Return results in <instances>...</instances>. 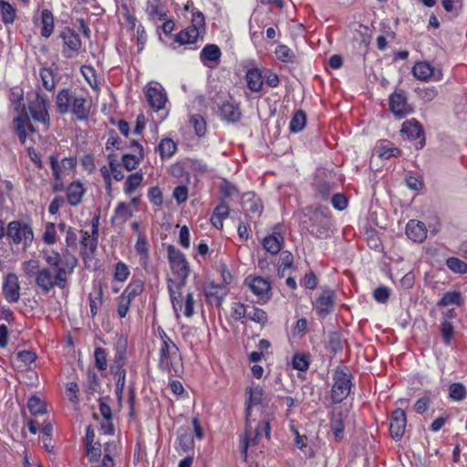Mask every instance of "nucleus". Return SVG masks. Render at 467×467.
<instances>
[{
    "label": "nucleus",
    "mask_w": 467,
    "mask_h": 467,
    "mask_svg": "<svg viewBox=\"0 0 467 467\" xmlns=\"http://www.w3.org/2000/svg\"><path fill=\"white\" fill-rule=\"evenodd\" d=\"M389 289L386 286L377 287L373 292V296L379 303H386L389 298Z\"/></svg>",
    "instance_id": "e2e57ef3"
},
{
    "label": "nucleus",
    "mask_w": 467,
    "mask_h": 467,
    "mask_svg": "<svg viewBox=\"0 0 467 467\" xmlns=\"http://www.w3.org/2000/svg\"><path fill=\"white\" fill-rule=\"evenodd\" d=\"M242 205L246 215L251 218L259 217L263 211L260 199L250 193L244 195Z\"/></svg>",
    "instance_id": "dca6fc26"
},
{
    "label": "nucleus",
    "mask_w": 467,
    "mask_h": 467,
    "mask_svg": "<svg viewBox=\"0 0 467 467\" xmlns=\"http://www.w3.org/2000/svg\"><path fill=\"white\" fill-rule=\"evenodd\" d=\"M406 423L407 420L404 410H402L401 409L395 410L392 412L389 423L390 436L394 440L399 441L402 438V436L404 435Z\"/></svg>",
    "instance_id": "9b49d317"
},
{
    "label": "nucleus",
    "mask_w": 467,
    "mask_h": 467,
    "mask_svg": "<svg viewBox=\"0 0 467 467\" xmlns=\"http://www.w3.org/2000/svg\"><path fill=\"white\" fill-rule=\"evenodd\" d=\"M7 237L15 244H23L25 248L29 247L34 240V232L30 224L21 221H12L6 229Z\"/></svg>",
    "instance_id": "20e7f679"
},
{
    "label": "nucleus",
    "mask_w": 467,
    "mask_h": 467,
    "mask_svg": "<svg viewBox=\"0 0 467 467\" xmlns=\"http://www.w3.org/2000/svg\"><path fill=\"white\" fill-rule=\"evenodd\" d=\"M95 364L99 370H105L107 368V355L106 351L101 348H97L94 353Z\"/></svg>",
    "instance_id": "bf43d9fd"
},
{
    "label": "nucleus",
    "mask_w": 467,
    "mask_h": 467,
    "mask_svg": "<svg viewBox=\"0 0 467 467\" xmlns=\"http://www.w3.org/2000/svg\"><path fill=\"white\" fill-rule=\"evenodd\" d=\"M247 87L252 91H259L263 86V79L261 72L256 69H249L246 73Z\"/></svg>",
    "instance_id": "cd10ccee"
},
{
    "label": "nucleus",
    "mask_w": 467,
    "mask_h": 467,
    "mask_svg": "<svg viewBox=\"0 0 467 467\" xmlns=\"http://www.w3.org/2000/svg\"><path fill=\"white\" fill-rule=\"evenodd\" d=\"M335 293L331 289L323 290L322 294L315 303V309L317 315L325 317L333 311Z\"/></svg>",
    "instance_id": "f8f14e48"
},
{
    "label": "nucleus",
    "mask_w": 467,
    "mask_h": 467,
    "mask_svg": "<svg viewBox=\"0 0 467 467\" xmlns=\"http://www.w3.org/2000/svg\"><path fill=\"white\" fill-rule=\"evenodd\" d=\"M417 94L419 98L423 100L424 103H429L436 98V96L438 95V91L433 87L424 88H419L417 90Z\"/></svg>",
    "instance_id": "4d7b16f0"
},
{
    "label": "nucleus",
    "mask_w": 467,
    "mask_h": 467,
    "mask_svg": "<svg viewBox=\"0 0 467 467\" xmlns=\"http://www.w3.org/2000/svg\"><path fill=\"white\" fill-rule=\"evenodd\" d=\"M200 36V33L194 27H187L184 30H182L175 36V41L180 43L181 45L192 44L195 43Z\"/></svg>",
    "instance_id": "bb28decb"
},
{
    "label": "nucleus",
    "mask_w": 467,
    "mask_h": 467,
    "mask_svg": "<svg viewBox=\"0 0 467 467\" xmlns=\"http://www.w3.org/2000/svg\"><path fill=\"white\" fill-rule=\"evenodd\" d=\"M131 300L124 296L122 294L118 298V315L119 317L123 318L127 316L130 306Z\"/></svg>",
    "instance_id": "680f3d73"
},
{
    "label": "nucleus",
    "mask_w": 467,
    "mask_h": 467,
    "mask_svg": "<svg viewBox=\"0 0 467 467\" xmlns=\"http://www.w3.org/2000/svg\"><path fill=\"white\" fill-rule=\"evenodd\" d=\"M447 267L456 274H466L467 264L457 257H450L446 261Z\"/></svg>",
    "instance_id": "37998d69"
},
{
    "label": "nucleus",
    "mask_w": 467,
    "mask_h": 467,
    "mask_svg": "<svg viewBox=\"0 0 467 467\" xmlns=\"http://www.w3.org/2000/svg\"><path fill=\"white\" fill-rule=\"evenodd\" d=\"M247 311V317L261 326H265L267 323L268 317L265 311L259 307L252 306Z\"/></svg>",
    "instance_id": "a19ab883"
},
{
    "label": "nucleus",
    "mask_w": 467,
    "mask_h": 467,
    "mask_svg": "<svg viewBox=\"0 0 467 467\" xmlns=\"http://www.w3.org/2000/svg\"><path fill=\"white\" fill-rule=\"evenodd\" d=\"M64 43L62 54L67 58L73 57L78 53L81 47V40L78 33L70 27H65L61 32L60 36Z\"/></svg>",
    "instance_id": "423d86ee"
},
{
    "label": "nucleus",
    "mask_w": 467,
    "mask_h": 467,
    "mask_svg": "<svg viewBox=\"0 0 467 467\" xmlns=\"http://www.w3.org/2000/svg\"><path fill=\"white\" fill-rule=\"evenodd\" d=\"M89 109L87 100L83 97H74L72 100V113L78 119H85L88 118Z\"/></svg>",
    "instance_id": "b1692460"
},
{
    "label": "nucleus",
    "mask_w": 467,
    "mask_h": 467,
    "mask_svg": "<svg viewBox=\"0 0 467 467\" xmlns=\"http://www.w3.org/2000/svg\"><path fill=\"white\" fill-rule=\"evenodd\" d=\"M74 97H72L69 89H62L57 96V107L60 114H66L69 111L71 102Z\"/></svg>",
    "instance_id": "393cba45"
},
{
    "label": "nucleus",
    "mask_w": 467,
    "mask_h": 467,
    "mask_svg": "<svg viewBox=\"0 0 467 467\" xmlns=\"http://www.w3.org/2000/svg\"><path fill=\"white\" fill-rule=\"evenodd\" d=\"M248 307L242 303H235L233 307L232 317L234 320L238 321L247 317Z\"/></svg>",
    "instance_id": "0e129e2a"
},
{
    "label": "nucleus",
    "mask_w": 467,
    "mask_h": 467,
    "mask_svg": "<svg viewBox=\"0 0 467 467\" xmlns=\"http://www.w3.org/2000/svg\"><path fill=\"white\" fill-rule=\"evenodd\" d=\"M183 311V314L186 317H192L194 314V299L192 293H187L185 297L184 305L182 304V296L180 297V304L178 306V311L176 315L178 316L179 311Z\"/></svg>",
    "instance_id": "ea45409f"
},
{
    "label": "nucleus",
    "mask_w": 467,
    "mask_h": 467,
    "mask_svg": "<svg viewBox=\"0 0 467 467\" xmlns=\"http://www.w3.org/2000/svg\"><path fill=\"white\" fill-rule=\"evenodd\" d=\"M22 270L26 275L35 277V283L37 285V276L41 271L38 261L34 259L25 261L22 264Z\"/></svg>",
    "instance_id": "c9c22d12"
},
{
    "label": "nucleus",
    "mask_w": 467,
    "mask_h": 467,
    "mask_svg": "<svg viewBox=\"0 0 467 467\" xmlns=\"http://www.w3.org/2000/svg\"><path fill=\"white\" fill-rule=\"evenodd\" d=\"M130 275V270L126 264L119 262L115 265L114 278L119 282H124Z\"/></svg>",
    "instance_id": "603ef678"
},
{
    "label": "nucleus",
    "mask_w": 467,
    "mask_h": 467,
    "mask_svg": "<svg viewBox=\"0 0 467 467\" xmlns=\"http://www.w3.org/2000/svg\"><path fill=\"white\" fill-rule=\"evenodd\" d=\"M43 87L47 90H52L55 87L53 71L50 68H41L39 72Z\"/></svg>",
    "instance_id": "49530a36"
},
{
    "label": "nucleus",
    "mask_w": 467,
    "mask_h": 467,
    "mask_svg": "<svg viewBox=\"0 0 467 467\" xmlns=\"http://www.w3.org/2000/svg\"><path fill=\"white\" fill-rule=\"evenodd\" d=\"M441 332L445 344L450 345L454 332L452 324L448 320H442L441 325Z\"/></svg>",
    "instance_id": "6e6d98bb"
},
{
    "label": "nucleus",
    "mask_w": 467,
    "mask_h": 467,
    "mask_svg": "<svg viewBox=\"0 0 467 467\" xmlns=\"http://www.w3.org/2000/svg\"><path fill=\"white\" fill-rule=\"evenodd\" d=\"M292 364L295 369L305 371L308 368L309 366L308 356L297 353L294 356Z\"/></svg>",
    "instance_id": "3c124183"
},
{
    "label": "nucleus",
    "mask_w": 467,
    "mask_h": 467,
    "mask_svg": "<svg viewBox=\"0 0 467 467\" xmlns=\"http://www.w3.org/2000/svg\"><path fill=\"white\" fill-rule=\"evenodd\" d=\"M136 251L140 254V261L145 263L148 259V244L144 237L139 235V238L135 244Z\"/></svg>",
    "instance_id": "052dcab7"
},
{
    "label": "nucleus",
    "mask_w": 467,
    "mask_h": 467,
    "mask_svg": "<svg viewBox=\"0 0 467 467\" xmlns=\"http://www.w3.org/2000/svg\"><path fill=\"white\" fill-rule=\"evenodd\" d=\"M98 238H99V229H93L91 231V234L88 232L83 233V237L81 240V244L85 248H88L91 253L95 252L98 247Z\"/></svg>",
    "instance_id": "e433bc0d"
},
{
    "label": "nucleus",
    "mask_w": 467,
    "mask_h": 467,
    "mask_svg": "<svg viewBox=\"0 0 467 467\" xmlns=\"http://www.w3.org/2000/svg\"><path fill=\"white\" fill-rule=\"evenodd\" d=\"M333 379L334 384L331 390V398L334 403H340L350 393V376L342 370H336Z\"/></svg>",
    "instance_id": "39448f33"
},
{
    "label": "nucleus",
    "mask_w": 467,
    "mask_h": 467,
    "mask_svg": "<svg viewBox=\"0 0 467 467\" xmlns=\"http://www.w3.org/2000/svg\"><path fill=\"white\" fill-rule=\"evenodd\" d=\"M222 119L227 122H237L240 120L242 113L239 106L231 101H225L220 107Z\"/></svg>",
    "instance_id": "a211bd4d"
},
{
    "label": "nucleus",
    "mask_w": 467,
    "mask_h": 467,
    "mask_svg": "<svg viewBox=\"0 0 467 467\" xmlns=\"http://www.w3.org/2000/svg\"><path fill=\"white\" fill-rule=\"evenodd\" d=\"M132 216V212L125 202H119L115 210V217L126 220Z\"/></svg>",
    "instance_id": "338daca9"
},
{
    "label": "nucleus",
    "mask_w": 467,
    "mask_h": 467,
    "mask_svg": "<svg viewBox=\"0 0 467 467\" xmlns=\"http://www.w3.org/2000/svg\"><path fill=\"white\" fill-rule=\"evenodd\" d=\"M413 76L423 81H428L433 75V67L427 62H419L412 67Z\"/></svg>",
    "instance_id": "a878e982"
},
{
    "label": "nucleus",
    "mask_w": 467,
    "mask_h": 467,
    "mask_svg": "<svg viewBox=\"0 0 467 467\" xmlns=\"http://www.w3.org/2000/svg\"><path fill=\"white\" fill-rule=\"evenodd\" d=\"M101 452V444L99 442L86 446V455L90 462H99Z\"/></svg>",
    "instance_id": "09e8293b"
},
{
    "label": "nucleus",
    "mask_w": 467,
    "mask_h": 467,
    "mask_svg": "<svg viewBox=\"0 0 467 467\" xmlns=\"http://www.w3.org/2000/svg\"><path fill=\"white\" fill-rule=\"evenodd\" d=\"M42 30L41 36L49 37L54 30V16L48 9H44L41 13Z\"/></svg>",
    "instance_id": "c85d7f7f"
},
{
    "label": "nucleus",
    "mask_w": 467,
    "mask_h": 467,
    "mask_svg": "<svg viewBox=\"0 0 467 467\" xmlns=\"http://www.w3.org/2000/svg\"><path fill=\"white\" fill-rule=\"evenodd\" d=\"M205 25V19L204 16L201 12H196L192 14V25L191 27H194V29H197L199 33H201Z\"/></svg>",
    "instance_id": "774afa93"
},
{
    "label": "nucleus",
    "mask_w": 467,
    "mask_h": 467,
    "mask_svg": "<svg viewBox=\"0 0 467 467\" xmlns=\"http://www.w3.org/2000/svg\"><path fill=\"white\" fill-rule=\"evenodd\" d=\"M85 190L79 182H73L67 189V202L72 206H77L81 202Z\"/></svg>",
    "instance_id": "4be33fe9"
},
{
    "label": "nucleus",
    "mask_w": 467,
    "mask_h": 467,
    "mask_svg": "<svg viewBox=\"0 0 467 467\" xmlns=\"http://www.w3.org/2000/svg\"><path fill=\"white\" fill-rule=\"evenodd\" d=\"M464 303V297L458 291H448L437 303V306L445 307L449 306H462Z\"/></svg>",
    "instance_id": "5701e85b"
},
{
    "label": "nucleus",
    "mask_w": 467,
    "mask_h": 467,
    "mask_svg": "<svg viewBox=\"0 0 467 467\" xmlns=\"http://www.w3.org/2000/svg\"><path fill=\"white\" fill-rule=\"evenodd\" d=\"M306 123V115L305 111L299 109L297 110L289 124V130L291 132L296 133L303 130Z\"/></svg>",
    "instance_id": "473e14b6"
},
{
    "label": "nucleus",
    "mask_w": 467,
    "mask_h": 467,
    "mask_svg": "<svg viewBox=\"0 0 467 467\" xmlns=\"http://www.w3.org/2000/svg\"><path fill=\"white\" fill-rule=\"evenodd\" d=\"M143 158H140V155H134V154H124L122 156V162H123V165L124 167L128 170V171H132V170H135L140 161L142 160Z\"/></svg>",
    "instance_id": "864d4df0"
},
{
    "label": "nucleus",
    "mask_w": 467,
    "mask_h": 467,
    "mask_svg": "<svg viewBox=\"0 0 467 467\" xmlns=\"http://www.w3.org/2000/svg\"><path fill=\"white\" fill-rule=\"evenodd\" d=\"M27 408L33 416L46 413V403L39 398L33 396L28 400Z\"/></svg>",
    "instance_id": "58836bf2"
},
{
    "label": "nucleus",
    "mask_w": 467,
    "mask_h": 467,
    "mask_svg": "<svg viewBox=\"0 0 467 467\" xmlns=\"http://www.w3.org/2000/svg\"><path fill=\"white\" fill-rule=\"evenodd\" d=\"M275 55L283 62H294L295 59L294 52L285 45L276 47Z\"/></svg>",
    "instance_id": "8fccbe9b"
},
{
    "label": "nucleus",
    "mask_w": 467,
    "mask_h": 467,
    "mask_svg": "<svg viewBox=\"0 0 467 467\" xmlns=\"http://www.w3.org/2000/svg\"><path fill=\"white\" fill-rule=\"evenodd\" d=\"M49 162L52 169V173L54 176V184H53V192H58L64 190V182L62 177L61 167L59 166V162L57 157L55 155L49 156Z\"/></svg>",
    "instance_id": "412c9836"
},
{
    "label": "nucleus",
    "mask_w": 467,
    "mask_h": 467,
    "mask_svg": "<svg viewBox=\"0 0 467 467\" xmlns=\"http://www.w3.org/2000/svg\"><path fill=\"white\" fill-rule=\"evenodd\" d=\"M80 71L91 88L98 87L96 71L91 66H82Z\"/></svg>",
    "instance_id": "5fc2aeb1"
},
{
    "label": "nucleus",
    "mask_w": 467,
    "mask_h": 467,
    "mask_svg": "<svg viewBox=\"0 0 467 467\" xmlns=\"http://www.w3.org/2000/svg\"><path fill=\"white\" fill-rule=\"evenodd\" d=\"M143 283L140 280L132 281L125 288L122 295L132 301L137 296H139L143 291Z\"/></svg>",
    "instance_id": "79ce46f5"
},
{
    "label": "nucleus",
    "mask_w": 467,
    "mask_h": 467,
    "mask_svg": "<svg viewBox=\"0 0 467 467\" xmlns=\"http://www.w3.org/2000/svg\"><path fill=\"white\" fill-rule=\"evenodd\" d=\"M143 175L140 172H134L128 176L124 191L127 194H132L141 184Z\"/></svg>",
    "instance_id": "f704fd0d"
},
{
    "label": "nucleus",
    "mask_w": 467,
    "mask_h": 467,
    "mask_svg": "<svg viewBox=\"0 0 467 467\" xmlns=\"http://www.w3.org/2000/svg\"><path fill=\"white\" fill-rule=\"evenodd\" d=\"M249 393H250V397H249L247 408L245 410L246 418H249V416H250L251 405L258 404L262 401L263 389L259 387L254 388V389H249Z\"/></svg>",
    "instance_id": "a18cd8bd"
},
{
    "label": "nucleus",
    "mask_w": 467,
    "mask_h": 467,
    "mask_svg": "<svg viewBox=\"0 0 467 467\" xmlns=\"http://www.w3.org/2000/svg\"><path fill=\"white\" fill-rule=\"evenodd\" d=\"M190 124L193 127L195 134L198 137H202L205 135L207 130V125L205 119L199 114H193L190 117Z\"/></svg>",
    "instance_id": "4c0bfd02"
},
{
    "label": "nucleus",
    "mask_w": 467,
    "mask_h": 467,
    "mask_svg": "<svg viewBox=\"0 0 467 467\" xmlns=\"http://www.w3.org/2000/svg\"><path fill=\"white\" fill-rule=\"evenodd\" d=\"M168 260L171 270L175 278H168V291L174 311H178L180 304L181 290L186 285L190 275V265L185 255L174 245L167 247Z\"/></svg>",
    "instance_id": "f03ea898"
},
{
    "label": "nucleus",
    "mask_w": 467,
    "mask_h": 467,
    "mask_svg": "<svg viewBox=\"0 0 467 467\" xmlns=\"http://www.w3.org/2000/svg\"><path fill=\"white\" fill-rule=\"evenodd\" d=\"M43 258L47 266L41 268L37 276V286L44 294L49 293L54 287L64 289L67 285L69 275L77 265V259L71 257L67 259L65 266L61 255L55 250H42Z\"/></svg>",
    "instance_id": "f257e3e1"
},
{
    "label": "nucleus",
    "mask_w": 467,
    "mask_h": 467,
    "mask_svg": "<svg viewBox=\"0 0 467 467\" xmlns=\"http://www.w3.org/2000/svg\"><path fill=\"white\" fill-rule=\"evenodd\" d=\"M28 112L30 117L45 126L49 123V116L47 109V99L37 94L35 100L28 105Z\"/></svg>",
    "instance_id": "0eeeda50"
},
{
    "label": "nucleus",
    "mask_w": 467,
    "mask_h": 467,
    "mask_svg": "<svg viewBox=\"0 0 467 467\" xmlns=\"http://www.w3.org/2000/svg\"><path fill=\"white\" fill-rule=\"evenodd\" d=\"M331 431H333L335 438L339 441L342 438V433L344 431V424L342 414H334L331 420Z\"/></svg>",
    "instance_id": "c03bdc74"
},
{
    "label": "nucleus",
    "mask_w": 467,
    "mask_h": 467,
    "mask_svg": "<svg viewBox=\"0 0 467 467\" xmlns=\"http://www.w3.org/2000/svg\"><path fill=\"white\" fill-rule=\"evenodd\" d=\"M205 295L209 304L219 306L226 295V288L223 285H211L206 288Z\"/></svg>",
    "instance_id": "aec40b11"
},
{
    "label": "nucleus",
    "mask_w": 467,
    "mask_h": 467,
    "mask_svg": "<svg viewBox=\"0 0 467 467\" xmlns=\"http://www.w3.org/2000/svg\"><path fill=\"white\" fill-rule=\"evenodd\" d=\"M2 292L8 303H16L20 298V283L16 274L6 275L2 285Z\"/></svg>",
    "instance_id": "6e6552de"
},
{
    "label": "nucleus",
    "mask_w": 467,
    "mask_h": 467,
    "mask_svg": "<svg viewBox=\"0 0 467 467\" xmlns=\"http://www.w3.org/2000/svg\"><path fill=\"white\" fill-rule=\"evenodd\" d=\"M177 442L178 446L184 452L193 448V439L192 435L184 429H180L177 431Z\"/></svg>",
    "instance_id": "2f4dec72"
},
{
    "label": "nucleus",
    "mask_w": 467,
    "mask_h": 467,
    "mask_svg": "<svg viewBox=\"0 0 467 467\" xmlns=\"http://www.w3.org/2000/svg\"><path fill=\"white\" fill-rule=\"evenodd\" d=\"M222 56L221 49L215 44L206 45L200 53V59L208 67H215Z\"/></svg>",
    "instance_id": "4468645a"
},
{
    "label": "nucleus",
    "mask_w": 467,
    "mask_h": 467,
    "mask_svg": "<svg viewBox=\"0 0 467 467\" xmlns=\"http://www.w3.org/2000/svg\"><path fill=\"white\" fill-rule=\"evenodd\" d=\"M43 240L47 244H53L57 242L56 225L53 223H48L46 225Z\"/></svg>",
    "instance_id": "13d9d810"
},
{
    "label": "nucleus",
    "mask_w": 467,
    "mask_h": 467,
    "mask_svg": "<svg viewBox=\"0 0 467 467\" xmlns=\"http://www.w3.org/2000/svg\"><path fill=\"white\" fill-rule=\"evenodd\" d=\"M450 398L453 400L461 401L466 397V389L462 383H452L450 386Z\"/></svg>",
    "instance_id": "de8ad7c7"
},
{
    "label": "nucleus",
    "mask_w": 467,
    "mask_h": 467,
    "mask_svg": "<svg viewBox=\"0 0 467 467\" xmlns=\"http://www.w3.org/2000/svg\"><path fill=\"white\" fill-rule=\"evenodd\" d=\"M0 11L2 16V21L8 25L13 24L16 19V8L11 5L8 2L0 0Z\"/></svg>",
    "instance_id": "72a5a7b5"
},
{
    "label": "nucleus",
    "mask_w": 467,
    "mask_h": 467,
    "mask_svg": "<svg viewBox=\"0 0 467 467\" xmlns=\"http://www.w3.org/2000/svg\"><path fill=\"white\" fill-rule=\"evenodd\" d=\"M284 245V237L280 233L274 232L263 240L264 248L271 254H277Z\"/></svg>",
    "instance_id": "6ab92c4d"
},
{
    "label": "nucleus",
    "mask_w": 467,
    "mask_h": 467,
    "mask_svg": "<svg viewBox=\"0 0 467 467\" xmlns=\"http://www.w3.org/2000/svg\"><path fill=\"white\" fill-rule=\"evenodd\" d=\"M177 146L171 139H162L158 145L157 150L161 159L171 158L176 151Z\"/></svg>",
    "instance_id": "7c9ffc66"
},
{
    "label": "nucleus",
    "mask_w": 467,
    "mask_h": 467,
    "mask_svg": "<svg viewBox=\"0 0 467 467\" xmlns=\"http://www.w3.org/2000/svg\"><path fill=\"white\" fill-rule=\"evenodd\" d=\"M252 426L251 423L248 420V418H246V424H245V434L244 437L241 441V450L244 456H246V451L248 449V446L250 444L255 445L258 441V440L262 437V425L261 423H258L254 430V435L253 438H250V431H251Z\"/></svg>",
    "instance_id": "f3484780"
},
{
    "label": "nucleus",
    "mask_w": 467,
    "mask_h": 467,
    "mask_svg": "<svg viewBox=\"0 0 467 467\" xmlns=\"http://www.w3.org/2000/svg\"><path fill=\"white\" fill-rule=\"evenodd\" d=\"M293 265V255L289 252H283L281 254V265H279L278 272L284 275V272L289 269Z\"/></svg>",
    "instance_id": "69168bd1"
},
{
    "label": "nucleus",
    "mask_w": 467,
    "mask_h": 467,
    "mask_svg": "<svg viewBox=\"0 0 467 467\" xmlns=\"http://www.w3.org/2000/svg\"><path fill=\"white\" fill-rule=\"evenodd\" d=\"M245 282L255 296L264 300H268L270 298L271 286L270 283L266 279L260 276L248 277Z\"/></svg>",
    "instance_id": "ddd939ff"
},
{
    "label": "nucleus",
    "mask_w": 467,
    "mask_h": 467,
    "mask_svg": "<svg viewBox=\"0 0 467 467\" xmlns=\"http://www.w3.org/2000/svg\"><path fill=\"white\" fill-rule=\"evenodd\" d=\"M145 95L147 101L153 110L159 111L164 109L168 99L166 92L161 86L147 87Z\"/></svg>",
    "instance_id": "9d476101"
},
{
    "label": "nucleus",
    "mask_w": 467,
    "mask_h": 467,
    "mask_svg": "<svg viewBox=\"0 0 467 467\" xmlns=\"http://www.w3.org/2000/svg\"><path fill=\"white\" fill-rule=\"evenodd\" d=\"M401 131L412 140H417L422 135V130L415 119L407 120L402 124Z\"/></svg>",
    "instance_id": "c756f323"
},
{
    "label": "nucleus",
    "mask_w": 467,
    "mask_h": 467,
    "mask_svg": "<svg viewBox=\"0 0 467 467\" xmlns=\"http://www.w3.org/2000/svg\"><path fill=\"white\" fill-rule=\"evenodd\" d=\"M389 109L400 119L404 118L412 111L404 91H396L389 96Z\"/></svg>",
    "instance_id": "1a4fd4ad"
},
{
    "label": "nucleus",
    "mask_w": 467,
    "mask_h": 467,
    "mask_svg": "<svg viewBox=\"0 0 467 467\" xmlns=\"http://www.w3.org/2000/svg\"><path fill=\"white\" fill-rule=\"evenodd\" d=\"M406 234L413 242L422 243L427 238L425 223L417 220H410L406 225Z\"/></svg>",
    "instance_id": "2eb2a0df"
},
{
    "label": "nucleus",
    "mask_w": 467,
    "mask_h": 467,
    "mask_svg": "<svg viewBox=\"0 0 467 467\" xmlns=\"http://www.w3.org/2000/svg\"><path fill=\"white\" fill-rule=\"evenodd\" d=\"M161 337L162 344L160 348V366L169 372L173 370L174 373L177 374L179 372L178 367L181 362L179 348L163 330H161Z\"/></svg>",
    "instance_id": "7ed1b4c3"
}]
</instances>
